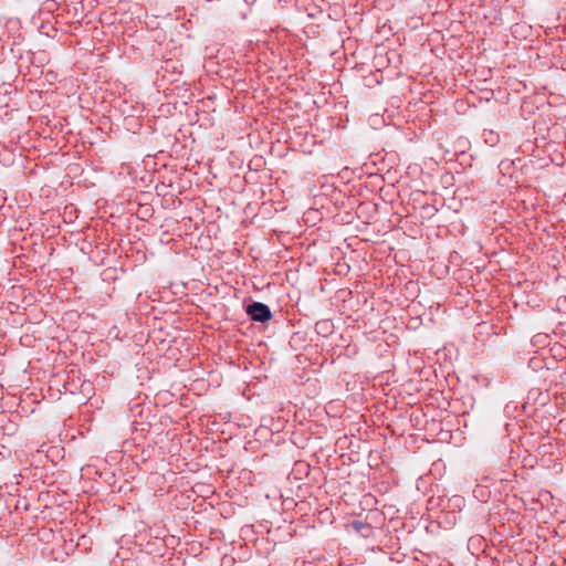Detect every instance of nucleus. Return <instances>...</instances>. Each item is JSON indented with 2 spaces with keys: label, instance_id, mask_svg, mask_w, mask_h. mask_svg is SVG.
Instances as JSON below:
<instances>
[{
  "label": "nucleus",
  "instance_id": "nucleus-1",
  "mask_svg": "<svg viewBox=\"0 0 566 566\" xmlns=\"http://www.w3.org/2000/svg\"><path fill=\"white\" fill-rule=\"evenodd\" d=\"M247 313L253 321L258 322H265L271 318L270 308L265 304L259 302L250 304L247 308Z\"/></svg>",
  "mask_w": 566,
  "mask_h": 566
}]
</instances>
